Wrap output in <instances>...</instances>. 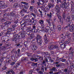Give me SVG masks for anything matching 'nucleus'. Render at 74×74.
<instances>
[{
    "mask_svg": "<svg viewBox=\"0 0 74 74\" xmlns=\"http://www.w3.org/2000/svg\"><path fill=\"white\" fill-rule=\"evenodd\" d=\"M18 6V3H15L14 4V7H17V6Z\"/></svg>",
    "mask_w": 74,
    "mask_h": 74,
    "instance_id": "a18cd8bd",
    "label": "nucleus"
},
{
    "mask_svg": "<svg viewBox=\"0 0 74 74\" xmlns=\"http://www.w3.org/2000/svg\"><path fill=\"white\" fill-rule=\"evenodd\" d=\"M66 35L67 37V38H71V37H72V34L71 33H69V32H67L66 34Z\"/></svg>",
    "mask_w": 74,
    "mask_h": 74,
    "instance_id": "6e6552de",
    "label": "nucleus"
},
{
    "mask_svg": "<svg viewBox=\"0 0 74 74\" xmlns=\"http://www.w3.org/2000/svg\"><path fill=\"white\" fill-rule=\"evenodd\" d=\"M40 4H42L44 5V6L46 5V3L44 1L41 0L40 2Z\"/></svg>",
    "mask_w": 74,
    "mask_h": 74,
    "instance_id": "f3484780",
    "label": "nucleus"
},
{
    "mask_svg": "<svg viewBox=\"0 0 74 74\" xmlns=\"http://www.w3.org/2000/svg\"><path fill=\"white\" fill-rule=\"evenodd\" d=\"M62 73V71H61V70H60V71H59V72L54 73H53V74H60V73Z\"/></svg>",
    "mask_w": 74,
    "mask_h": 74,
    "instance_id": "de8ad7c7",
    "label": "nucleus"
},
{
    "mask_svg": "<svg viewBox=\"0 0 74 74\" xmlns=\"http://www.w3.org/2000/svg\"><path fill=\"white\" fill-rule=\"evenodd\" d=\"M6 23L7 25H10V24H11V22L9 21H6Z\"/></svg>",
    "mask_w": 74,
    "mask_h": 74,
    "instance_id": "13d9d810",
    "label": "nucleus"
},
{
    "mask_svg": "<svg viewBox=\"0 0 74 74\" xmlns=\"http://www.w3.org/2000/svg\"><path fill=\"white\" fill-rule=\"evenodd\" d=\"M56 59H57L56 60V62H58V60H60H60H62V58H59L58 57H57Z\"/></svg>",
    "mask_w": 74,
    "mask_h": 74,
    "instance_id": "473e14b6",
    "label": "nucleus"
},
{
    "mask_svg": "<svg viewBox=\"0 0 74 74\" xmlns=\"http://www.w3.org/2000/svg\"><path fill=\"white\" fill-rule=\"evenodd\" d=\"M4 19H0V22H4Z\"/></svg>",
    "mask_w": 74,
    "mask_h": 74,
    "instance_id": "338daca9",
    "label": "nucleus"
},
{
    "mask_svg": "<svg viewBox=\"0 0 74 74\" xmlns=\"http://www.w3.org/2000/svg\"><path fill=\"white\" fill-rule=\"evenodd\" d=\"M36 23H37V21L35 20H33L32 22V24L33 25H36Z\"/></svg>",
    "mask_w": 74,
    "mask_h": 74,
    "instance_id": "c85d7f7f",
    "label": "nucleus"
},
{
    "mask_svg": "<svg viewBox=\"0 0 74 74\" xmlns=\"http://www.w3.org/2000/svg\"><path fill=\"white\" fill-rule=\"evenodd\" d=\"M74 64H73L71 65V69H73L74 68Z\"/></svg>",
    "mask_w": 74,
    "mask_h": 74,
    "instance_id": "4d7b16f0",
    "label": "nucleus"
},
{
    "mask_svg": "<svg viewBox=\"0 0 74 74\" xmlns=\"http://www.w3.org/2000/svg\"><path fill=\"white\" fill-rule=\"evenodd\" d=\"M60 8H64V9H66L67 8V6L66 5V4L63 3H61L60 4Z\"/></svg>",
    "mask_w": 74,
    "mask_h": 74,
    "instance_id": "423d86ee",
    "label": "nucleus"
},
{
    "mask_svg": "<svg viewBox=\"0 0 74 74\" xmlns=\"http://www.w3.org/2000/svg\"><path fill=\"white\" fill-rule=\"evenodd\" d=\"M27 56H31V53L27 52Z\"/></svg>",
    "mask_w": 74,
    "mask_h": 74,
    "instance_id": "09e8293b",
    "label": "nucleus"
},
{
    "mask_svg": "<svg viewBox=\"0 0 74 74\" xmlns=\"http://www.w3.org/2000/svg\"><path fill=\"white\" fill-rule=\"evenodd\" d=\"M20 12H27L26 10L25 9V8H23V9Z\"/></svg>",
    "mask_w": 74,
    "mask_h": 74,
    "instance_id": "b1692460",
    "label": "nucleus"
},
{
    "mask_svg": "<svg viewBox=\"0 0 74 74\" xmlns=\"http://www.w3.org/2000/svg\"><path fill=\"white\" fill-rule=\"evenodd\" d=\"M48 48L50 49H51V50L53 49H58V50H59V47H58V46L56 45H50L48 47Z\"/></svg>",
    "mask_w": 74,
    "mask_h": 74,
    "instance_id": "20e7f679",
    "label": "nucleus"
},
{
    "mask_svg": "<svg viewBox=\"0 0 74 74\" xmlns=\"http://www.w3.org/2000/svg\"><path fill=\"white\" fill-rule=\"evenodd\" d=\"M34 33H38V31L36 29H34Z\"/></svg>",
    "mask_w": 74,
    "mask_h": 74,
    "instance_id": "69168bd1",
    "label": "nucleus"
},
{
    "mask_svg": "<svg viewBox=\"0 0 74 74\" xmlns=\"http://www.w3.org/2000/svg\"><path fill=\"white\" fill-rule=\"evenodd\" d=\"M37 49V46L36 45H33L32 46V49L33 51H35Z\"/></svg>",
    "mask_w": 74,
    "mask_h": 74,
    "instance_id": "9d476101",
    "label": "nucleus"
},
{
    "mask_svg": "<svg viewBox=\"0 0 74 74\" xmlns=\"http://www.w3.org/2000/svg\"><path fill=\"white\" fill-rule=\"evenodd\" d=\"M38 57L39 59H41L40 60H43L44 59V58L42 56H38Z\"/></svg>",
    "mask_w": 74,
    "mask_h": 74,
    "instance_id": "cd10ccee",
    "label": "nucleus"
},
{
    "mask_svg": "<svg viewBox=\"0 0 74 74\" xmlns=\"http://www.w3.org/2000/svg\"><path fill=\"white\" fill-rule=\"evenodd\" d=\"M34 60H35V62H38V60L37 58H34Z\"/></svg>",
    "mask_w": 74,
    "mask_h": 74,
    "instance_id": "bf43d9fd",
    "label": "nucleus"
},
{
    "mask_svg": "<svg viewBox=\"0 0 74 74\" xmlns=\"http://www.w3.org/2000/svg\"><path fill=\"white\" fill-rule=\"evenodd\" d=\"M12 27L13 29H15V27H17V25L15 24H13L12 25Z\"/></svg>",
    "mask_w": 74,
    "mask_h": 74,
    "instance_id": "c756f323",
    "label": "nucleus"
},
{
    "mask_svg": "<svg viewBox=\"0 0 74 74\" xmlns=\"http://www.w3.org/2000/svg\"><path fill=\"white\" fill-rule=\"evenodd\" d=\"M58 28L59 30L60 31V30H61V29H62V28H61V26L59 25H58Z\"/></svg>",
    "mask_w": 74,
    "mask_h": 74,
    "instance_id": "e433bc0d",
    "label": "nucleus"
},
{
    "mask_svg": "<svg viewBox=\"0 0 74 74\" xmlns=\"http://www.w3.org/2000/svg\"><path fill=\"white\" fill-rule=\"evenodd\" d=\"M4 2L1 0H0V5H2L0 6V8H5L7 7V5H4Z\"/></svg>",
    "mask_w": 74,
    "mask_h": 74,
    "instance_id": "7ed1b4c3",
    "label": "nucleus"
},
{
    "mask_svg": "<svg viewBox=\"0 0 74 74\" xmlns=\"http://www.w3.org/2000/svg\"><path fill=\"white\" fill-rule=\"evenodd\" d=\"M38 30H40L41 29V27H40L38 26L37 28Z\"/></svg>",
    "mask_w": 74,
    "mask_h": 74,
    "instance_id": "6e6d98bb",
    "label": "nucleus"
},
{
    "mask_svg": "<svg viewBox=\"0 0 74 74\" xmlns=\"http://www.w3.org/2000/svg\"><path fill=\"white\" fill-rule=\"evenodd\" d=\"M59 14L58 13V14L57 15V16L58 18V19H61V16L59 15Z\"/></svg>",
    "mask_w": 74,
    "mask_h": 74,
    "instance_id": "603ef678",
    "label": "nucleus"
},
{
    "mask_svg": "<svg viewBox=\"0 0 74 74\" xmlns=\"http://www.w3.org/2000/svg\"><path fill=\"white\" fill-rule=\"evenodd\" d=\"M33 9H34V7H33V6H30L29 10H33Z\"/></svg>",
    "mask_w": 74,
    "mask_h": 74,
    "instance_id": "3c124183",
    "label": "nucleus"
},
{
    "mask_svg": "<svg viewBox=\"0 0 74 74\" xmlns=\"http://www.w3.org/2000/svg\"><path fill=\"white\" fill-rule=\"evenodd\" d=\"M49 61L50 62V63H52V62H54V61H53V60L50 58L49 59Z\"/></svg>",
    "mask_w": 74,
    "mask_h": 74,
    "instance_id": "79ce46f5",
    "label": "nucleus"
},
{
    "mask_svg": "<svg viewBox=\"0 0 74 74\" xmlns=\"http://www.w3.org/2000/svg\"><path fill=\"white\" fill-rule=\"evenodd\" d=\"M72 14V15L71 16L72 18L74 19V12H73Z\"/></svg>",
    "mask_w": 74,
    "mask_h": 74,
    "instance_id": "052dcab7",
    "label": "nucleus"
},
{
    "mask_svg": "<svg viewBox=\"0 0 74 74\" xmlns=\"http://www.w3.org/2000/svg\"><path fill=\"white\" fill-rule=\"evenodd\" d=\"M35 36L36 37L37 43L39 45H41L42 42V39H41V36H40V35L39 34H35Z\"/></svg>",
    "mask_w": 74,
    "mask_h": 74,
    "instance_id": "f257e3e1",
    "label": "nucleus"
},
{
    "mask_svg": "<svg viewBox=\"0 0 74 74\" xmlns=\"http://www.w3.org/2000/svg\"><path fill=\"white\" fill-rule=\"evenodd\" d=\"M60 47L61 48H64L65 47H66V45H65V44H63L61 45Z\"/></svg>",
    "mask_w": 74,
    "mask_h": 74,
    "instance_id": "4be33fe9",
    "label": "nucleus"
},
{
    "mask_svg": "<svg viewBox=\"0 0 74 74\" xmlns=\"http://www.w3.org/2000/svg\"><path fill=\"white\" fill-rule=\"evenodd\" d=\"M7 69V67H6V66H4L2 68V69L3 70H6V69Z\"/></svg>",
    "mask_w": 74,
    "mask_h": 74,
    "instance_id": "864d4df0",
    "label": "nucleus"
},
{
    "mask_svg": "<svg viewBox=\"0 0 74 74\" xmlns=\"http://www.w3.org/2000/svg\"><path fill=\"white\" fill-rule=\"evenodd\" d=\"M54 14V12H53V11H52V12H50L49 13V14H47V15L48 17H49V18H52V15H53Z\"/></svg>",
    "mask_w": 74,
    "mask_h": 74,
    "instance_id": "f8f14e48",
    "label": "nucleus"
},
{
    "mask_svg": "<svg viewBox=\"0 0 74 74\" xmlns=\"http://www.w3.org/2000/svg\"><path fill=\"white\" fill-rule=\"evenodd\" d=\"M4 57H1L0 58V66H1V64L3 61L4 60Z\"/></svg>",
    "mask_w": 74,
    "mask_h": 74,
    "instance_id": "ddd939ff",
    "label": "nucleus"
},
{
    "mask_svg": "<svg viewBox=\"0 0 74 74\" xmlns=\"http://www.w3.org/2000/svg\"><path fill=\"white\" fill-rule=\"evenodd\" d=\"M74 52L73 51V50L69 54V58H72L73 56V53Z\"/></svg>",
    "mask_w": 74,
    "mask_h": 74,
    "instance_id": "2eb2a0df",
    "label": "nucleus"
},
{
    "mask_svg": "<svg viewBox=\"0 0 74 74\" xmlns=\"http://www.w3.org/2000/svg\"><path fill=\"white\" fill-rule=\"evenodd\" d=\"M48 36V35L47 34H45L44 36V39L45 40V42L46 43H47L48 42V38L47 37Z\"/></svg>",
    "mask_w": 74,
    "mask_h": 74,
    "instance_id": "dca6fc26",
    "label": "nucleus"
},
{
    "mask_svg": "<svg viewBox=\"0 0 74 74\" xmlns=\"http://www.w3.org/2000/svg\"><path fill=\"white\" fill-rule=\"evenodd\" d=\"M21 4H23L25 5V7H27V8H29V3L25 2H21Z\"/></svg>",
    "mask_w": 74,
    "mask_h": 74,
    "instance_id": "1a4fd4ad",
    "label": "nucleus"
},
{
    "mask_svg": "<svg viewBox=\"0 0 74 74\" xmlns=\"http://www.w3.org/2000/svg\"><path fill=\"white\" fill-rule=\"evenodd\" d=\"M55 71L56 70V68L55 67H53L52 68V69L51 70V71Z\"/></svg>",
    "mask_w": 74,
    "mask_h": 74,
    "instance_id": "ea45409f",
    "label": "nucleus"
},
{
    "mask_svg": "<svg viewBox=\"0 0 74 74\" xmlns=\"http://www.w3.org/2000/svg\"><path fill=\"white\" fill-rule=\"evenodd\" d=\"M40 23H41V24H43L44 23V21L42 20H40L39 21Z\"/></svg>",
    "mask_w": 74,
    "mask_h": 74,
    "instance_id": "c03bdc74",
    "label": "nucleus"
},
{
    "mask_svg": "<svg viewBox=\"0 0 74 74\" xmlns=\"http://www.w3.org/2000/svg\"><path fill=\"white\" fill-rule=\"evenodd\" d=\"M11 31H7V32L5 33V34L6 35L10 34H11Z\"/></svg>",
    "mask_w": 74,
    "mask_h": 74,
    "instance_id": "c9c22d12",
    "label": "nucleus"
},
{
    "mask_svg": "<svg viewBox=\"0 0 74 74\" xmlns=\"http://www.w3.org/2000/svg\"><path fill=\"white\" fill-rule=\"evenodd\" d=\"M71 10L72 12H74V7L73 6H71Z\"/></svg>",
    "mask_w": 74,
    "mask_h": 74,
    "instance_id": "72a5a7b5",
    "label": "nucleus"
},
{
    "mask_svg": "<svg viewBox=\"0 0 74 74\" xmlns=\"http://www.w3.org/2000/svg\"><path fill=\"white\" fill-rule=\"evenodd\" d=\"M53 7V5H52V4H49L48 5V7L47 6L46 8H46L47 11L48 10H49L50 8H51V7Z\"/></svg>",
    "mask_w": 74,
    "mask_h": 74,
    "instance_id": "0eeeda50",
    "label": "nucleus"
},
{
    "mask_svg": "<svg viewBox=\"0 0 74 74\" xmlns=\"http://www.w3.org/2000/svg\"><path fill=\"white\" fill-rule=\"evenodd\" d=\"M27 44H28V42L27 41H25L24 43V45H27Z\"/></svg>",
    "mask_w": 74,
    "mask_h": 74,
    "instance_id": "e2e57ef3",
    "label": "nucleus"
},
{
    "mask_svg": "<svg viewBox=\"0 0 74 74\" xmlns=\"http://www.w3.org/2000/svg\"><path fill=\"white\" fill-rule=\"evenodd\" d=\"M46 21L49 24H50V22L51 21V19H46Z\"/></svg>",
    "mask_w": 74,
    "mask_h": 74,
    "instance_id": "2f4dec72",
    "label": "nucleus"
},
{
    "mask_svg": "<svg viewBox=\"0 0 74 74\" xmlns=\"http://www.w3.org/2000/svg\"><path fill=\"white\" fill-rule=\"evenodd\" d=\"M50 55L48 54V53H47L44 56V58H48L49 57Z\"/></svg>",
    "mask_w": 74,
    "mask_h": 74,
    "instance_id": "5701e85b",
    "label": "nucleus"
},
{
    "mask_svg": "<svg viewBox=\"0 0 74 74\" xmlns=\"http://www.w3.org/2000/svg\"><path fill=\"white\" fill-rule=\"evenodd\" d=\"M15 13L14 12H11L9 14V15L10 16H14V15H15Z\"/></svg>",
    "mask_w": 74,
    "mask_h": 74,
    "instance_id": "aec40b11",
    "label": "nucleus"
},
{
    "mask_svg": "<svg viewBox=\"0 0 74 74\" xmlns=\"http://www.w3.org/2000/svg\"><path fill=\"white\" fill-rule=\"evenodd\" d=\"M22 34H25L26 33V31L25 30H23L21 31Z\"/></svg>",
    "mask_w": 74,
    "mask_h": 74,
    "instance_id": "5fc2aeb1",
    "label": "nucleus"
},
{
    "mask_svg": "<svg viewBox=\"0 0 74 74\" xmlns=\"http://www.w3.org/2000/svg\"><path fill=\"white\" fill-rule=\"evenodd\" d=\"M62 3H63L64 4H66V3L67 4H69V3L67 2L66 3V0H64L62 1Z\"/></svg>",
    "mask_w": 74,
    "mask_h": 74,
    "instance_id": "4c0bfd02",
    "label": "nucleus"
},
{
    "mask_svg": "<svg viewBox=\"0 0 74 74\" xmlns=\"http://www.w3.org/2000/svg\"><path fill=\"white\" fill-rule=\"evenodd\" d=\"M25 23H24L23 24L21 25V27H25Z\"/></svg>",
    "mask_w": 74,
    "mask_h": 74,
    "instance_id": "37998d69",
    "label": "nucleus"
},
{
    "mask_svg": "<svg viewBox=\"0 0 74 74\" xmlns=\"http://www.w3.org/2000/svg\"><path fill=\"white\" fill-rule=\"evenodd\" d=\"M61 37H62V38H63L64 39H65V37H64V36H63V34H62L61 35Z\"/></svg>",
    "mask_w": 74,
    "mask_h": 74,
    "instance_id": "8fccbe9b",
    "label": "nucleus"
},
{
    "mask_svg": "<svg viewBox=\"0 0 74 74\" xmlns=\"http://www.w3.org/2000/svg\"><path fill=\"white\" fill-rule=\"evenodd\" d=\"M64 72H65V73H67V71H68V70H67V69H65L64 71Z\"/></svg>",
    "mask_w": 74,
    "mask_h": 74,
    "instance_id": "774afa93",
    "label": "nucleus"
},
{
    "mask_svg": "<svg viewBox=\"0 0 74 74\" xmlns=\"http://www.w3.org/2000/svg\"><path fill=\"white\" fill-rule=\"evenodd\" d=\"M45 32L49 33V32H51V29H48L47 28H45Z\"/></svg>",
    "mask_w": 74,
    "mask_h": 74,
    "instance_id": "6ab92c4d",
    "label": "nucleus"
},
{
    "mask_svg": "<svg viewBox=\"0 0 74 74\" xmlns=\"http://www.w3.org/2000/svg\"><path fill=\"white\" fill-rule=\"evenodd\" d=\"M16 33V32H14V33H13L14 36V37L12 39V41H15V42L16 41H18V38H17L18 35L17 34H15Z\"/></svg>",
    "mask_w": 74,
    "mask_h": 74,
    "instance_id": "39448f33",
    "label": "nucleus"
},
{
    "mask_svg": "<svg viewBox=\"0 0 74 74\" xmlns=\"http://www.w3.org/2000/svg\"><path fill=\"white\" fill-rule=\"evenodd\" d=\"M10 41V39H8L7 40H2L3 42H8V41Z\"/></svg>",
    "mask_w": 74,
    "mask_h": 74,
    "instance_id": "49530a36",
    "label": "nucleus"
},
{
    "mask_svg": "<svg viewBox=\"0 0 74 74\" xmlns=\"http://www.w3.org/2000/svg\"><path fill=\"white\" fill-rule=\"evenodd\" d=\"M26 50V49L25 48H23L22 49L21 51L22 52H25Z\"/></svg>",
    "mask_w": 74,
    "mask_h": 74,
    "instance_id": "0e129e2a",
    "label": "nucleus"
},
{
    "mask_svg": "<svg viewBox=\"0 0 74 74\" xmlns=\"http://www.w3.org/2000/svg\"><path fill=\"white\" fill-rule=\"evenodd\" d=\"M40 2H37L36 3V5H37L38 7H39L40 5Z\"/></svg>",
    "mask_w": 74,
    "mask_h": 74,
    "instance_id": "a19ab883",
    "label": "nucleus"
},
{
    "mask_svg": "<svg viewBox=\"0 0 74 74\" xmlns=\"http://www.w3.org/2000/svg\"><path fill=\"white\" fill-rule=\"evenodd\" d=\"M61 61H62V62L63 63H64L66 62V60L62 58L61 60L60 61V62Z\"/></svg>",
    "mask_w": 74,
    "mask_h": 74,
    "instance_id": "bb28decb",
    "label": "nucleus"
},
{
    "mask_svg": "<svg viewBox=\"0 0 74 74\" xmlns=\"http://www.w3.org/2000/svg\"><path fill=\"white\" fill-rule=\"evenodd\" d=\"M38 64H37V63H35L34 62H33L32 63L33 66H37Z\"/></svg>",
    "mask_w": 74,
    "mask_h": 74,
    "instance_id": "58836bf2",
    "label": "nucleus"
},
{
    "mask_svg": "<svg viewBox=\"0 0 74 74\" xmlns=\"http://www.w3.org/2000/svg\"><path fill=\"white\" fill-rule=\"evenodd\" d=\"M54 10L57 12L56 13V15L58 14H60V7L59 6V4H57Z\"/></svg>",
    "mask_w": 74,
    "mask_h": 74,
    "instance_id": "f03ea898",
    "label": "nucleus"
},
{
    "mask_svg": "<svg viewBox=\"0 0 74 74\" xmlns=\"http://www.w3.org/2000/svg\"><path fill=\"white\" fill-rule=\"evenodd\" d=\"M31 15L33 16L34 18H36V16L34 14V13L33 12H31Z\"/></svg>",
    "mask_w": 74,
    "mask_h": 74,
    "instance_id": "f704fd0d",
    "label": "nucleus"
},
{
    "mask_svg": "<svg viewBox=\"0 0 74 74\" xmlns=\"http://www.w3.org/2000/svg\"><path fill=\"white\" fill-rule=\"evenodd\" d=\"M71 42V38H67V40L65 42V43H66V44H69L70 42Z\"/></svg>",
    "mask_w": 74,
    "mask_h": 74,
    "instance_id": "4468645a",
    "label": "nucleus"
},
{
    "mask_svg": "<svg viewBox=\"0 0 74 74\" xmlns=\"http://www.w3.org/2000/svg\"><path fill=\"white\" fill-rule=\"evenodd\" d=\"M27 29L29 32H33V29L31 28H28Z\"/></svg>",
    "mask_w": 74,
    "mask_h": 74,
    "instance_id": "7c9ffc66",
    "label": "nucleus"
},
{
    "mask_svg": "<svg viewBox=\"0 0 74 74\" xmlns=\"http://www.w3.org/2000/svg\"><path fill=\"white\" fill-rule=\"evenodd\" d=\"M17 34L18 39H21V38H22V33H19Z\"/></svg>",
    "mask_w": 74,
    "mask_h": 74,
    "instance_id": "9b49d317",
    "label": "nucleus"
},
{
    "mask_svg": "<svg viewBox=\"0 0 74 74\" xmlns=\"http://www.w3.org/2000/svg\"><path fill=\"white\" fill-rule=\"evenodd\" d=\"M35 36V35H34V34H32L29 36V37L32 38H33V37H34V36Z\"/></svg>",
    "mask_w": 74,
    "mask_h": 74,
    "instance_id": "a878e982",
    "label": "nucleus"
},
{
    "mask_svg": "<svg viewBox=\"0 0 74 74\" xmlns=\"http://www.w3.org/2000/svg\"><path fill=\"white\" fill-rule=\"evenodd\" d=\"M73 47H71L69 49V51H73Z\"/></svg>",
    "mask_w": 74,
    "mask_h": 74,
    "instance_id": "680f3d73",
    "label": "nucleus"
},
{
    "mask_svg": "<svg viewBox=\"0 0 74 74\" xmlns=\"http://www.w3.org/2000/svg\"><path fill=\"white\" fill-rule=\"evenodd\" d=\"M45 60L46 62V63H48V64H49V63H50V62H49V58H45Z\"/></svg>",
    "mask_w": 74,
    "mask_h": 74,
    "instance_id": "a211bd4d",
    "label": "nucleus"
},
{
    "mask_svg": "<svg viewBox=\"0 0 74 74\" xmlns=\"http://www.w3.org/2000/svg\"><path fill=\"white\" fill-rule=\"evenodd\" d=\"M30 16H29V15H25V16L24 17V19H28L29 18V19H30Z\"/></svg>",
    "mask_w": 74,
    "mask_h": 74,
    "instance_id": "393cba45",
    "label": "nucleus"
},
{
    "mask_svg": "<svg viewBox=\"0 0 74 74\" xmlns=\"http://www.w3.org/2000/svg\"><path fill=\"white\" fill-rule=\"evenodd\" d=\"M22 4L23 3H20L18 5V7L20 8H23V5Z\"/></svg>",
    "mask_w": 74,
    "mask_h": 74,
    "instance_id": "412c9836",
    "label": "nucleus"
}]
</instances>
